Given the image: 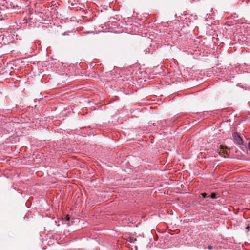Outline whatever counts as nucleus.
<instances>
[{"instance_id":"nucleus-1","label":"nucleus","mask_w":250,"mask_h":250,"mask_svg":"<svg viewBox=\"0 0 250 250\" xmlns=\"http://www.w3.org/2000/svg\"><path fill=\"white\" fill-rule=\"evenodd\" d=\"M234 142L238 145L243 144V141L242 138L237 133H235L234 135Z\"/></svg>"},{"instance_id":"nucleus-2","label":"nucleus","mask_w":250,"mask_h":250,"mask_svg":"<svg viewBox=\"0 0 250 250\" xmlns=\"http://www.w3.org/2000/svg\"><path fill=\"white\" fill-rule=\"evenodd\" d=\"M210 197V198H211L212 199H215V198H216V194L214 193H212L211 194Z\"/></svg>"},{"instance_id":"nucleus-3","label":"nucleus","mask_w":250,"mask_h":250,"mask_svg":"<svg viewBox=\"0 0 250 250\" xmlns=\"http://www.w3.org/2000/svg\"><path fill=\"white\" fill-rule=\"evenodd\" d=\"M201 195L203 196V198H205L207 197V194L206 193H202Z\"/></svg>"},{"instance_id":"nucleus-4","label":"nucleus","mask_w":250,"mask_h":250,"mask_svg":"<svg viewBox=\"0 0 250 250\" xmlns=\"http://www.w3.org/2000/svg\"><path fill=\"white\" fill-rule=\"evenodd\" d=\"M248 147H249V149L250 150V140L249 141V143H248Z\"/></svg>"},{"instance_id":"nucleus-5","label":"nucleus","mask_w":250,"mask_h":250,"mask_svg":"<svg viewBox=\"0 0 250 250\" xmlns=\"http://www.w3.org/2000/svg\"><path fill=\"white\" fill-rule=\"evenodd\" d=\"M208 249L209 250H211L212 249V247L211 246L209 245V246H208Z\"/></svg>"},{"instance_id":"nucleus-6","label":"nucleus","mask_w":250,"mask_h":250,"mask_svg":"<svg viewBox=\"0 0 250 250\" xmlns=\"http://www.w3.org/2000/svg\"><path fill=\"white\" fill-rule=\"evenodd\" d=\"M69 219H70V217L67 216V217H66V220L67 221H69Z\"/></svg>"},{"instance_id":"nucleus-7","label":"nucleus","mask_w":250,"mask_h":250,"mask_svg":"<svg viewBox=\"0 0 250 250\" xmlns=\"http://www.w3.org/2000/svg\"><path fill=\"white\" fill-rule=\"evenodd\" d=\"M249 229V226H247V227H246V229Z\"/></svg>"}]
</instances>
